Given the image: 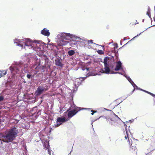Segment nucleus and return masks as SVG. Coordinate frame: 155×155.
Returning a JSON list of instances; mask_svg holds the SVG:
<instances>
[{
    "mask_svg": "<svg viewBox=\"0 0 155 155\" xmlns=\"http://www.w3.org/2000/svg\"><path fill=\"white\" fill-rule=\"evenodd\" d=\"M18 133L17 128L15 127L11 128L5 136L2 137L0 135V147L2 146V141L4 142H11L14 140Z\"/></svg>",
    "mask_w": 155,
    "mask_h": 155,
    "instance_id": "1",
    "label": "nucleus"
},
{
    "mask_svg": "<svg viewBox=\"0 0 155 155\" xmlns=\"http://www.w3.org/2000/svg\"><path fill=\"white\" fill-rule=\"evenodd\" d=\"M83 109L84 108L81 107H77L75 109L70 111L67 110L64 113L65 114H67L68 118H70L75 115L78 111Z\"/></svg>",
    "mask_w": 155,
    "mask_h": 155,
    "instance_id": "2",
    "label": "nucleus"
},
{
    "mask_svg": "<svg viewBox=\"0 0 155 155\" xmlns=\"http://www.w3.org/2000/svg\"><path fill=\"white\" fill-rule=\"evenodd\" d=\"M46 87H44L43 86H39L37 90L35 92V94L37 95H39L48 90V87L46 86Z\"/></svg>",
    "mask_w": 155,
    "mask_h": 155,
    "instance_id": "3",
    "label": "nucleus"
},
{
    "mask_svg": "<svg viewBox=\"0 0 155 155\" xmlns=\"http://www.w3.org/2000/svg\"><path fill=\"white\" fill-rule=\"evenodd\" d=\"M117 116H111L107 118V122L111 125H113L117 122L116 118Z\"/></svg>",
    "mask_w": 155,
    "mask_h": 155,
    "instance_id": "4",
    "label": "nucleus"
},
{
    "mask_svg": "<svg viewBox=\"0 0 155 155\" xmlns=\"http://www.w3.org/2000/svg\"><path fill=\"white\" fill-rule=\"evenodd\" d=\"M126 135L125 134L124 137L125 138V139H127V138H128V142L129 143V144L130 147H135L136 144L134 142H133L131 139L129 137L128 134L127 133V131H126Z\"/></svg>",
    "mask_w": 155,
    "mask_h": 155,
    "instance_id": "5",
    "label": "nucleus"
},
{
    "mask_svg": "<svg viewBox=\"0 0 155 155\" xmlns=\"http://www.w3.org/2000/svg\"><path fill=\"white\" fill-rule=\"evenodd\" d=\"M104 68L105 70L103 71L102 72L103 73L108 74L110 73V70L109 68V64L104 65Z\"/></svg>",
    "mask_w": 155,
    "mask_h": 155,
    "instance_id": "6",
    "label": "nucleus"
},
{
    "mask_svg": "<svg viewBox=\"0 0 155 155\" xmlns=\"http://www.w3.org/2000/svg\"><path fill=\"white\" fill-rule=\"evenodd\" d=\"M122 64L120 61H118L116 63V66L115 68V71H118L121 69Z\"/></svg>",
    "mask_w": 155,
    "mask_h": 155,
    "instance_id": "7",
    "label": "nucleus"
},
{
    "mask_svg": "<svg viewBox=\"0 0 155 155\" xmlns=\"http://www.w3.org/2000/svg\"><path fill=\"white\" fill-rule=\"evenodd\" d=\"M41 34L47 36H49L50 34L49 30L46 29L45 28H44L41 31Z\"/></svg>",
    "mask_w": 155,
    "mask_h": 155,
    "instance_id": "8",
    "label": "nucleus"
},
{
    "mask_svg": "<svg viewBox=\"0 0 155 155\" xmlns=\"http://www.w3.org/2000/svg\"><path fill=\"white\" fill-rule=\"evenodd\" d=\"M68 120V119H66L64 117H59L57 118L56 122L57 123L64 122L67 121Z\"/></svg>",
    "mask_w": 155,
    "mask_h": 155,
    "instance_id": "9",
    "label": "nucleus"
},
{
    "mask_svg": "<svg viewBox=\"0 0 155 155\" xmlns=\"http://www.w3.org/2000/svg\"><path fill=\"white\" fill-rule=\"evenodd\" d=\"M55 64L56 65L62 67L63 65L62 64L59 58H56L55 60Z\"/></svg>",
    "mask_w": 155,
    "mask_h": 155,
    "instance_id": "10",
    "label": "nucleus"
},
{
    "mask_svg": "<svg viewBox=\"0 0 155 155\" xmlns=\"http://www.w3.org/2000/svg\"><path fill=\"white\" fill-rule=\"evenodd\" d=\"M27 43H25V46L24 48H25V46H27L28 47H30L29 48H32L33 47V46H32V42H30V39H28Z\"/></svg>",
    "mask_w": 155,
    "mask_h": 155,
    "instance_id": "11",
    "label": "nucleus"
},
{
    "mask_svg": "<svg viewBox=\"0 0 155 155\" xmlns=\"http://www.w3.org/2000/svg\"><path fill=\"white\" fill-rule=\"evenodd\" d=\"M43 146L44 147L46 148V150L48 149L49 150V142L48 141H46V142L45 143L43 144Z\"/></svg>",
    "mask_w": 155,
    "mask_h": 155,
    "instance_id": "12",
    "label": "nucleus"
},
{
    "mask_svg": "<svg viewBox=\"0 0 155 155\" xmlns=\"http://www.w3.org/2000/svg\"><path fill=\"white\" fill-rule=\"evenodd\" d=\"M10 70L12 72L14 71V70H15L17 71L18 70L19 68H18L17 67V66H14L13 68L12 67H10Z\"/></svg>",
    "mask_w": 155,
    "mask_h": 155,
    "instance_id": "13",
    "label": "nucleus"
},
{
    "mask_svg": "<svg viewBox=\"0 0 155 155\" xmlns=\"http://www.w3.org/2000/svg\"><path fill=\"white\" fill-rule=\"evenodd\" d=\"M116 101H114L111 103L110 104V106H112L113 107V108H115V107H116L119 104H117V103Z\"/></svg>",
    "mask_w": 155,
    "mask_h": 155,
    "instance_id": "14",
    "label": "nucleus"
},
{
    "mask_svg": "<svg viewBox=\"0 0 155 155\" xmlns=\"http://www.w3.org/2000/svg\"><path fill=\"white\" fill-rule=\"evenodd\" d=\"M0 72H1L0 74V77L4 76L6 74V71L5 70H2L0 71Z\"/></svg>",
    "mask_w": 155,
    "mask_h": 155,
    "instance_id": "15",
    "label": "nucleus"
},
{
    "mask_svg": "<svg viewBox=\"0 0 155 155\" xmlns=\"http://www.w3.org/2000/svg\"><path fill=\"white\" fill-rule=\"evenodd\" d=\"M109 58L108 57H106L104 58V65H106L109 64L107 63V61L108 60H109Z\"/></svg>",
    "mask_w": 155,
    "mask_h": 155,
    "instance_id": "16",
    "label": "nucleus"
},
{
    "mask_svg": "<svg viewBox=\"0 0 155 155\" xmlns=\"http://www.w3.org/2000/svg\"><path fill=\"white\" fill-rule=\"evenodd\" d=\"M68 53L69 55L72 56L74 54L75 52L74 50H71L69 51Z\"/></svg>",
    "mask_w": 155,
    "mask_h": 155,
    "instance_id": "17",
    "label": "nucleus"
},
{
    "mask_svg": "<svg viewBox=\"0 0 155 155\" xmlns=\"http://www.w3.org/2000/svg\"><path fill=\"white\" fill-rule=\"evenodd\" d=\"M37 73V72H36L35 73V74L33 75L32 74H27V78L29 79H30L31 77H33Z\"/></svg>",
    "mask_w": 155,
    "mask_h": 155,
    "instance_id": "18",
    "label": "nucleus"
},
{
    "mask_svg": "<svg viewBox=\"0 0 155 155\" xmlns=\"http://www.w3.org/2000/svg\"><path fill=\"white\" fill-rule=\"evenodd\" d=\"M143 91L144 92H145L146 93H147L149 94L151 96H152L153 97H154V98H155V95L154 94H152L151 93H150V92H148V91H145V90H143Z\"/></svg>",
    "mask_w": 155,
    "mask_h": 155,
    "instance_id": "19",
    "label": "nucleus"
},
{
    "mask_svg": "<svg viewBox=\"0 0 155 155\" xmlns=\"http://www.w3.org/2000/svg\"><path fill=\"white\" fill-rule=\"evenodd\" d=\"M97 52L98 54H104V52L102 50H99L97 51Z\"/></svg>",
    "mask_w": 155,
    "mask_h": 155,
    "instance_id": "20",
    "label": "nucleus"
},
{
    "mask_svg": "<svg viewBox=\"0 0 155 155\" xmlns=\"http://www.w3.org/2000/svg\"><path fill=\"white\" fill-rule=\"evenodd\" d=\"M41 110H38L37 111L36 114V115L38 116H39L41 115Z\"/></svg>",
    "mask_w": 155,
    "mask_h": 155,
    "instance_id": "21",
    "label": "nucleus"
},
{
    "mask_svg": "<svg viewBox=\"0 0 155 155\" xmlns=\"http://www.w3.org/2000/svg\"><path fill=\"white\" fill-rule=\"evenodd\" d=\"M147 14L150 17V12L149 9H148V11L147 12Z\"/></svg>",
    "mask_w": 155,
    "mask_h": 155,
    "instance_id": "22",
    "label": "nucleus"
},
{
    "mask_svg": "<svg viewBox=\"0 0 155 155\" xmlns=\"http://www.w3.org/2000/svg\"><path fill=\"white\" fill-rule=\"evenodd\" d=\"M5 121V119L4 117H2V119H0V122L1 123V122H4Z\"/></svg>",
    "mask_w": 155,
    "mask_h": 155,
    "instance_id": "23",
    "label": "nucleus"
},
{
    "mask_svg": "<svg viewBox=\"0 0 155 155\" xmlns=\"http://www.w3.org/2000/svg\"><path fill=\"white\" fill-rule=\"evenodd\" d=\"M62 41V43L59 44V45L60 46H62L65 45V43H64V42L63 41Z\"/></svg>",
    "mask_w": 155,
    "mask_h": 155,
    "instance_id": "24",
    "label": "nucleus"
},
{
    "mask_svg": "<svg viewBox=\"0 0 155 155\" xmlns=\"http://www.w3.org/2000/svg\"><path fill=\"white\" fill-rule=\"evenodd\" d=\"M91 112H92V113H91V114L92 115H93L95 113H96L97 112V111H94V110H91Z\"/></svg>",
    "mask_w": 155,
    "mask_h": 155,
    "instance_id": "25",
    "label": "nucleus"
},
{
    "mask_svg": "<svg viewBox=\"0 0 155 155\" xmlns=\"http://www.w3.org/2000/svg\"><path fill=\"white\" fill-rule=\"evenodd\" d=\"M4 99V98L2 96H0V101H3Z\"/></svg>",
    "mask_w": 155,
    "mask_h": 155,
    "instance_id": "26",
    "label": "nucleus"
},
{
    "mask_svg": "<svg viewBox=\"0 0 155 155\" xmlns=\"http://www.w3.org/2000/svg\"><path fill=\"white\" fill-rule=\"evenodd\" d=\"M18 45L19 46H21V47H22L23 46L22 44H21L20 43L18 44Z\"/></svg>",
    "mask_w": 155,
    "mask_h": 155,
    "instance_id": "27",
    "label": "nucleus"
},
{
    "mask_svg": "<svg viewBox=\"0 0 155 155\" xmlns=\"http://www.w3.org/2000/svg\"><path fill=\"white\" fill-rule=\"evenodd\" d=\"M93 40H90V41H89V42L91 43H93Z\"/></svg>",
    "mask_w": 155,
    "mask_h": 155,
    "instance_id": "28",
    "label": "nucleus"
},
{
    "mask_svg": "<svg viewBox=\"0 0 155 155\" xmlns=\"http://www.w3.org/2000/svg\"><path fill=\"white\" fill-rule=\"evenodd\" d=\"M61 124H58L56 125H57V126H56V127H58V126H59Z\"/></svg>",
    "mask_w": 155,
    "mask_h": 155,
    "instance_id": "29",
    "label": "nucleus"
},
{
    "mask_svg": "<svg viewBox=\"0 0 155 155\" xmlns=\"http://www.w3.org/2000/svg\"><path fill=\"white\" fill-rule=\"evenodd\" d=\"M87 71H88L89 70V68H86Z\"/></svg>",
    "mask_w": 155,
    "mask_h": 155,
    "instance_id": "30",
    "label": "nucleus"
},
{
    "mask_svg": "<svg viewBox=\"0 0 155 155\" xmlns=\"http://www.w3.org/2000/svg\"><path fill=\"white\" fill-rule=\"evenodd\" d=\"M36 114V113H35L33 114L34 115H35Z\"/></svg>",
    "mask_w": 155,
    "mask_h": 155,
    "instance_id": "31",
    "label": "nucleus"
},
{
    "mask_svg": "<svg viewBox=\"0 0 155 155\" xmlns=\"http://www.w3.org/2000/svg\"><path fill=\"white\" fill-rule=\"evenodd\" d=\"M36 108V107H35L34 108L35 109V108Z\"/></svg>",
    "mask_w": 155,
    "mask_h": 155,
    "instance_id": "32",
    "label": "nucleus"
},
{
    "mask_svg": "<svg viewBox=\"0 0 155 155\" xmlns=\"http://www.w3.org/2000/svg\"><path fill=\"white\" fill-rule=\"evenodd\" d=\"M117 118H118V117H117ZM117 118H116V119H117Z\"/></svg>",
    "mask_w": 155,
    "mask_h": 155,
    "instance_id": "33",
    "label": "nucleus"
}]
</instances>
